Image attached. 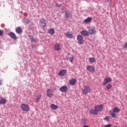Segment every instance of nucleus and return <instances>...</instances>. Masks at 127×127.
<instances>
[{
  "instance_id": "2eb2a0df",
  "label": "nucleus",
  "mask_w": 127,
  "mask_h": 127,
  "mask_svg": "<svg viewBox=\"0 0 127 127\" xmlns=\"http://www.w3.org/2000/svg\"><path fill=\"white\" fill-rule=\"evenodd\" d=\"M94 109H96L97 110V112L102 111L103 109V106L102 105H99L98 106H96L95 107Z\"/></svg>"
},
{
  "instance_id": "c756f323",
  "label": "nucleus",
  "mask_w": 127,
  "mask_h": 127,
  "mask_svg": "<svg viewBox=\"0 0 127 127\" xmlns=\"http://www.w3.org/2000/svg\"><path fill=\"white\" fill-rule=\"evenodd\" d=\"M30 39L31 40V42H36V40L34 39L32 36H30Z\"/></svg>"
},
{
  "instance_id": "b1692460",
  "label": "nucleus",
  "mask_w": 127,
  "mask_h": 127,
  "mask_svg": "<svg viewBox=\"0 0 127 127\" xmlns=\"http://www.w3.org/2000/svg\"><path fill=\"white\" fill-rule=\"evenodd\" d=\"M81 124L82 125H86L87 124V119L85 118H83L81 120Z\"/></svg>"
},
{
  "instance_id": "aec40b11",
  "label": "nucleus",
  "mask_w": 127,
  "mask_h": 127,
  "mask_svg": "<svg viewBox=\"0 0 127 127\" xmlns=\"http://www.w3.org/2000/svg\"><path fill=\"white\" fill-rule=\"evenodd\" d=\"M16 32L18 33V34H20L21 32H22V29L20 27H18L16 28Z\"/></svg>"
},
{
  "instance_id": "1a4fd4ad",
  "label": "nucleus",
  "mask_w": 127,
  "mask_h": 127,
  "mask_svg": "<svg viewBox=\"0 0 127 127\" xmlns=\"http://www.w3.org/2000/svg\"><path fill=\"white\" fill-rule=\"evenodd\" d=\"M40 24L42 27H45L46 26V21L44 19H41L40 21Z\"/></svg>"
},
{
  "instance_id": "a878e982",
  "label": "nucleus",
  "mask_w": 127,
  "mask_h": 127,
  "mask_svg": "<svg viewBox=\"0 0 127 127\" xmlns=\"http://www.w3.org/2000/svg\"><path fill=\"white\" fill-rule=\"evenodd\" d=\"M70 16L71 13H70L69 12H67V11H65V17H66V18H69V17H70Z\"/></svg>"
},
{
  "instance_id": "f704fd0d",
  "label": "nucleus",
  "mask_w": 127,
  "mask_h": 127,
  "mask_svg": "<svg viewBox=\"0 0 127 127\" xmlns=\"http://www.w3.org/2000/svg\"><path fill=\"white\" fill-rule=\"evenodd\" d=\"M124 48L127 49V42L125 44Z\"/></svg>"
},
{
  "instance_id": "e433bc0d",
  "label": "nucleus",
  "mask_w": 127,
  "mask_h": 127,
  "mask_svg": "<svg viewBox=\"0 0 127 127\" xmlns=\"http://www.w3.org/2000/svg\"><path fill=\"white\" fill-rule=\"evenodd\" d=\"M2 85V80H0V86H1Z\"/></svg>"
},
{
  "instance_id": "4c0bfd02",
  "label": "nucleus",
  "mask_w": 127,
  "mask_h": 127,
  "mask_svg": "<svg viewBox=\"0 0 127 127\" xmlns=\"http://www.w3.org/2000/svg\"><path fill=\"white\" fill-rule=\"evenodd\" d=\"M83 127H89L88 126H84Z\"/></svg>"
},
{
  "instance_id": "cd10ccee",
  "label": "nucleus",
  "mask_w": 127,
  "mask_h": 127,
  "mask_svg": "<svg viewBox=\"0 0 127 127\" xmlns=\"http://www.w3.org/2000/svg\"><path fill=\"white\" fill-rule=\"evenodd\" d=\"M41 97H42V95L41 94L38 95L36 99V102H39V101L41 100Z\"/></svg>"
},
{
  "instance_id": "9b49d317",
  "label": "nucleus",
  "mask_w": 127,
  "mask_h": 127,
  "mask_svg": "<svg viewBox=\"0 0 127 127\" xmlns=\"http://www.w3.org/2000/svg\"><path fill=\"white\" fill-rule=\"evenodd\" d=\"M74 57H73L72 55H71L70 54H68V55L66 57L67 61L68 60L70 61V62L72 63V61H73Z\"/></svg>"
},
{
  "instance_id": "f3484780",
  "label": "nucleus",
  "mask_w": 127,
  "mask_h": 127,
  "mask_svg": "<svg viewBox=\"0 0 127 127\" xmlns=\"http://www.w3.org/2000/svg\"><path fill=\"white\" fill-rule=\"evenodd\" d=\"M50 108L52 110H57V109H58V106L54 104H52L50 105Z\"/></svg>"
},
{
  "instance_id": "423d86ee",
  "label": "nucleus",
  "mask_w": 127,
  "mask_h": 127,
  "mask_svg": "<svg viewBox=\"0 0 127 127\" xmlns=\"http://www.w3.org/2000/svg\"><path fill=\"white\" fill-rule=\"evenodd\" d=\"M104 82L102 83L103 86H105L108 83H111L112 82V78L111 77H106L104 80Z\"/></svg>"
},
{
  "instance_id": "393cba45",
  "label": "nucleus",
  "mask_w": 127,
  "mask_h": 127,
  "mask_svg": "<svg viewBox=\"0 0 127 127\" xmlns=\"http://www.w3.org/2000/svg\"><path fill=\"white\" fill-rule=\"evenodd\" d=\"M6 103V99L4 98H1L0 100V105H2L3 104H5Z\"/></svg>"
},
{
  "instance_id": "7ed1b4c3",
  "label": "nucleus",
  "mask_w": 127,
  "mask_h": 127,
  "mask_svg": "<svg viewBox=\"0 0 127 127\" xmlns=\"http://www.w3.org/2000/svg\"><path fill=\"white\" fill-rule=\"evenodd\" d=\"M21 110L23 111V112H29V106L28 105L26 104L25 103H23L20 105Z\"/></svg>"
},
{
  "instance_id": "4be33fe9",
  "label": "nucleus",
  "mask_w": 127,
  "mask_h": 127,
  "mask_svg": "<svg viewBox=\"0 0 127 127\" xmlns=\"http://www.w3.org/2000/svg\"><path fill=\"white\" fill-rule=\"evenodd\" d=\"M91 21L92 18L91 17H88L84 20L85 23H89V22H91Z\"/></svg>"
},
{
  "instance_id": "bb28decb",
  "label": "nucleus",
  "mask_w": 127,
  "mask_h": 127,
  "mask_svg": "<svg viewBox=\"0 0 127 127\" xmlns=\"http://www.w3.org/2000/svg\"><path fill=\"white\" fill-rule=\"evenodd\" d=\"M112 87H113L112 84H111V83H109L106 85V89L109 91V90H111V89H112Z\"/></svg>"
},
{
  "instance_id": "ddd939ff",
  "label": "nucleus",
  "mask_w": 127,
  "mask_h": 127,
  "mask_svg": "<svg viewBox=\"0 0 127 127\" xmlns=\"http://www.w3.org/2000/svg\"><path fill=\"white\" fill-rule=\"evenodd\" d=\"M55 49L56 51H59L61 49V46L59 44H55Z\"/></svg>"
},
{
  "instance_id": "20e7f679",
  "label": "nucleus",
  "mask_w": 127,
  "mask_h": 127,
  "mask_svg": "<svg viewBox=\"0 0 127 127\" xmlns=\"http://www.w3.org/2000/svg\"><path fill=\"white\" fill-rule=\"evenodd\" d=\"M87 28L90 34H95L96 33V28L95 26L88 27Z\"/></svg>"
},
{
  "instance_id": "39448f33",
  "label": "nucleus",
  "mask_w": 127,
  "mask_h": 127,
  "mask_svg": "<svg viewBox=\"0 0 127 127\" xmlns=\"http://www.w3.org/2000/svg\"><path fill=\"white\" fill-rule=\"evenodd\" d=\"M84 38H83V36L81 35H78L77 37V40L78 41V43L79 44H83L84 43V41L83 39Z\"/></svg>"
},
{
  "instance_id": "f03ea898",
  "label": "nucleus",
  "mask_w": 127,
  "mask_h": 127,
  "mask_svg": "<svg viewBox=\"0 0 127 127\" xmlns=\"http://www.w3.org/2000/svg\"><path fill=\"white\" fill-rule=\"evenodd\" d=\"M120 109H119V108L117 107H115L114 108H113V109L112 110V112L110 111V114L111 115V117L112 118H116L117 116H116V113H120Z\"/></svg>"
},
{
  "instance_id": "5701e85b",
  "label": "nucleus",
  "mask_w": 127,
  "mask_h": 127,
  "mask_svg": "<svg viewBox=\"0 0 127 127\" xmlns=\"http://www.w3.org/2000/svg\"><path fill=\"white\" fill-rule=\"evenodd\" d=\"M48 33L51 35H53L54 33H55L54 29H50L48 31Z\"/></svg>"
},
{
  "instance_id": "dca6fc26",
  "label": "nucleus",
  "mask_w": 127,
  "mask_h": 127,
  "mask_svg": "<svg viewBox=\"0 0 127 127\" xmlns=\"http://www.w3.org/2000/svg\"><path fill=\"white\" fill-rule=\"evenodd\" d=\"M90 113L91 115H98V110L97 109H93L90 111Z\"/></svg>"
},
{
  "instance_id": "6ab92c4d",
  "label": "nucleus",
  "mask_w": 127,
  "mask_h": 127,
  "mask_svg": "<svg viewBox=\"0 0 127 127\" xmlns=\"http://www.w3.org/2000/svg\"><path fill=\"white\" fill-rule=\"evenodd\" d=\"M66 73H67V71H66V70L64 69V70H61L59 74L60 75V76H64V75H65Z\"/></svg>"
},
{
  "instance_id": "c85d7f7f",
  "label": "nucleus",
  "mask_w": 127,
  "mask_h": 127,
  "mask_svg": "<svg viewBox=\"0 0 127 127\" xmlns=\"http://www.w3.org/2000/svg\"><path fill=\"white\" fill-rule=\"evenodd\" d=\"M89 61L90 63H94V62L96 61V60L95 59V58H90L89 59Z\"/></svg>"
},
{
  "instance_id": "f257e3e1",
  "label": "nucleus",
  "mask_w": 127,
  "mask_h": 127,
  "mask_svg": "<svg viewBox=\"0 0 127 127\" xmlns=\"http://www.w3.org/2000/svg\"><path fill=\"white\" fill-rule=\"evenodd\" d=\"M83 95H87L91 92V87L89 85H84L82 89Z\"/></svg>"
},
{
  "instance_id": "9d476101",
  "label": "nucleus",
  "mask_w": 127,
  "mask_h": 127,
  "mask_svg": "<svg viewBox=\"0 0 127 127\" xmlns=\"http://www.w3.org/2000/svg\"><path fill=\"white\" fill-rule=\"evenodd\" d=\"M68 90V87L65 86H63L60 88V91L63 93H66Z\"/></svg>"
},
{
  "instance_id": "0eeeda50",
  "label": "nucleus",
  "mask_w": 127,
  "mask_h": 127,
  "mask_svg": "<svg viewBox=\"0 0 127 127\" xmlns=\"http://www.w3.org/2000/svg\"><path fill=\"white\" fill-rule=\"evenodd\" d=\"M47 96L49 98H51L53 96V90L51 89H48L47 90Z\"/></svg>"
},
{
  "instance_id": "c9c22d12",
  "label": "nucleus",
  "mask_w": 127,
  "mask_h": 127,
  "mask_svg": "<svg viewBox=\"0 0 127 127\" xmlns=\"http://www.w3.org/2000/svg\"><path fill=\"white\" fill-rule=\"evenodd\" d=\"M56 6H61V4L58 3H56Z\"/></svg>"
},
{
  "instance_id": "2f4dec72",
  "label": "nucleus",
  "mask_w": 127,
  "mask_h": 127,
  "mask_svg": "<svg viewBox=\"0 0 127 127\" xmlns=\"http://www.w3.org/2000/svg\"><path fill=\"white\" fill-rule=\"evenodd\" d=\"M104 127H112V125L111 124H108L107 125H105Z\"/></svg>"
},
{
  "instance_id": "473e14b6",
  "label": "nucleus",
  "mask_w": 127,
  "mask_h": 127,
  "mask_svg": "<svg viewBox=\"0 0 127 127\" xmlns=\"http://www.w3.org/2000/svg\"><path fill=\"white\" fill-rule=\"evenodd\" d=\"M2 34H3V31L0 30V36L2 35Z\"/></svg>"
},
{
  "instance_id": "f8f14e48",
  "label": "nucleus",
  "mask_w": 127,
  "mask_h": 127,
  "mask_svg": "<svg viewBox=\"0 0 127 127\" xmlns=\"http://www.w3.org/2000/svg\"><path fill=\"white\" fill-rule=\"evenodd\" d=\"M9 36L11 38H12V39H17V38L16 37V35H15V34L14 33L11 32L8 34Z\"/></svg>"
},
{
  "instance_id": "a211bd4d",
  "label": "nucleus",
  "mask_w": 127,
  "mask_h": 127,
  "mask_svg": "<svg viewBox=\"0 0 127 127\" xmlns=\"http://www.w3.org/2000/svg\"><path fill=\"white\" fill-rule=\"evenodd\" d=\"M65 36H66L67 38H73V34L69 32L65 33Z\"/></svg>"
},
{
  "instance_id": "412c9836",
  "label": "nucleus",
  "mask_w": 127,
  "mask_h": 127,
  "mask_svg": "<svg viewBox=\"0 0 127 127\" xmlns=\"http://www.w3.org/2000/svg\"><path fill=\"white\" fill-rule=\"evenodd\" d=\"M76 82H77L76 79H71L69 81V84H70V85H75V84H76Z\"/></svg>"
},
{
  "instance_id": "72a5a7b5",
  "label": "nucleus",
  "mask_w": 127,
  "mask_h": 127,
  "mask_svg": "<svg viewBox=\"0 0 127 127\" xmlns=\"http://www.w3.org/2000/svg\"><path fill=\"white\" fill-rule=\"evenodd\" d=\"M31 47L32 48H34V47H36V45H35V44H32Z\"/></svg>"
},
{
  "instance_id": "7c9ffc66",
  "label": "nucleus",
  "mask_w": 127,
  "mask_h": 127,
  "mask_svg": "<svg viewBox=\"0 0 127 127\" xmlns=\"http://www.w3.org/2000/svg\"><path fill=\"white\" fill-rule=\"evenodd\" d=\"M104 120H105V121H107V122H109V121H110V117H109V116H107L104 118Z\"/></svg>"
},
{
  "instance_id": "6e6552de",
  "label": "nucleus",
  "mask_w": 127,
  "mask_h": 127,
  "mask_svg": "<svg viewBox=\"0 0 127 127\" xmlns=\"http://www.w3.org/2000/svg\"><path fill=\"white\" fill-rule=\"evenodd\" d=\"M87 71H89V72H95V67L93 65H88L87 67Z\"/></svg>"
},
{
  "instance_id": "58836bf2",
  "label": "nucleus",
  "mask_w": 127,
  "mask_h": 127,
  "mask_svg": "<svg viewBox=\"0 0 127 127\" xmlns=\"http://www.w3.org/2000/svg\"><path fill=\"white\" fill-rule=\"evenodd\" d=\"M32 72H34V69H32Z\"/></svg>"
},
{
  "instance_id": "4468645a",
  "label": "nucleus",
  "mask_w": 127,
  "mask_h": 127,
  "mask_svg": "<svg viewBox=\"0 0 127 127\" xmlns=\"http://www.w3.org/2000/svg\"><path fill=\"white\" fill-rule=\"evenodd\" d=\"M80 34L83 36H87L89 35V32H88L87 30H83L80 32Z\"/></svg>"
}]
</instances>
